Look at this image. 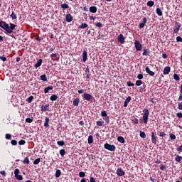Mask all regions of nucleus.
<instances>
[{
    "mask_svg": "<svg viewBox=\"0 0 182 182\" xmlns=\"http://www.w3.org/2000/svg\"><path fill=\"white\" fill-rule=\"evenodd\" d=\"M16 27V25L14 23H10L8 24L4 21H0V28L5 31L6 35H11V33H14V31H15Z\"/></svg>",
    "mask_w": 182,
    "mask_h": 182,
    "instance_id": "f257e3e1",
    "label": "nucleus"
},
{
    "mask_svg": "<svg viewBox=\"0 0 182 182\" xmlns=\"http://www.w3.org/2000/svg\"><path fill=\"white\" fill-rule=\"evenodd\" d=\"M143 112H144V114L142 117V120L144 124H147V122H149V115L150 114V112H149V109H144Z\"/></svg>",
    "mask_w": 182,
    "mask_h": 182,
    "instance_id": "f03ea898",
    "label": "nucleus"
},
{
    "mask_svg": "<svg viewBox=\"0 0 182 182\" xmlns=\"http://www.w3.org/2000/svg\"><path fill=\"white\" fill-rule=\"evenodd\" d=\"M82 96L84 100H87V102H93V100H95L93 96H92L89 93H84Z\"/></svg>",
    "mask_w": 182,
    "mask_h": 182,
    "instance_id": "7ed1b4c3",
    "label": "nucleus"
},
{
    "mask_svg": "<svg viewBox=\"0 0 182 182\" xmlns=\"http://www.w3.org/2000/svg\"><path fill=\"white\" fill-rule=\"evenodd\" d=\"M14 177L16 180H23V176H22V175H19V170L18 168L14 170Z\"/></svg>",
    "mask_w": 182,
    "mask_h": 182,
    "instance_id": "20e7f679",
    "label": "nucleus"
},
{
    "mask_svg": "<svg viewBox=\"0 0 182 182\" xmlns=\"http://www.w3.org/2000/svg\"><path fill=\"white\" fill-rule=\"evenodd\" d=\"M104 146L105 149L109 150V151H114V150H116V146L114 145H110L108 143L105 144Z\"/></svg>",
    "mask_w": 182,
    "mask_h": 182,
    "instance_id": "39448f33",
    "label": "nucleus"
},
{
    "mask_svg": "<svg viewBox=\"0 0 182 182\" xmlns=\"http://www.w3.org/2000/svg\"><path fill=\"white\" fill-rule=\"evenodd\" d=\"M176 28L173 29V33H178L180 31V28H181V24L178 22L175 23Z\"/></svg>",
    "mask_w": 182,
    "mask_h": 182,
    "instance_id": "423d86ee",
    "label": "nucleus"
},
{
    "mask_svg": "<svg viewBox=\"0 0 182 182\" xmlns=\"http://www.w3.org/2000/svg\"><path fill=\"white\" fill-rule=\"evenodd\" d=\"M146 23H147V18L146 17H144L142 19V22L139 23V29H142V28H144Z\"/></svg>",
    "mask_w": 182,
    "mask_h": 182,
    "instance_id": "0eeeda50",
    "label": "nucleus"
},
{
    "mask_svg": "<svg viewBox=\"0 0 182 182\" xmlns=\"http://www.w3.org/2000/svg\"><path fill=\"white\" fill-rule=\"evenodd\" d=\"M151 142L153 143V144H157V136H156L154 132H151Z\"/></svg>",
    "mask_w": 182,
    "mask_h": 182,
    "instance_id": "6e6552de",
    "label": "nucleus"
},
{
    "mask_svg": "<svg viewBox=\"0 0 182 182\" xmlns=\"http://www.w3.org/2000/svg\"><path fill=\"white\" fill-rule=\"evenodd\" d=\"M134 45L136 50H141L142 46L141 43H140V41H136Z\"/></svg>",
    "mask_w": 182,
    "mask_h": 182,
    "instance_id": "1a4fd4ad",
    "label": "nucleus"
},
{
    "mask_svg": "<svg viewBox=\"0 0 182 182\" xmlns=\"http://www.w3.org/2000/svg\"><path fill=\"white\" fill-rule=\"evenodd\" d=\"M117 174L119 177H123V176H124V174H126V173L124 172V171H123V169H122V168H119L117 170Z\"/></svg>",
    "mask_w": 182,
    "mask_h": 182,
    "instance_id": "9d476101",
    "label": "nucleus"
},
{
    "mask_svg": "<svg viewBox=\"0 0 182 182\" xmlns=\"http://www.w3.org/2000/svg\"><path fill=\"white\" fill-rule=\"evenodd\" d=\"M117 41L118 42H119V43H121L122 45H123V43H124V36H123V34H119L117 37Z\"/></svg>",
    "mask_w": 182,
    "mask_h": 182,
    "instance_id": "9b49d317",
    "label": "nucleus"
},
{
    "mask_svg": "<svg viewBox=\"0 0 182 182\" xmlns=\"http://www.w3.org/2000/svg\"><path fill=\"white\" fill-rule=\"evenodd\" d=\"M130 102H132V97L129 96L127 97V99L124 101V107H127L129 103H130Z\"/></svg>",
    "mask_w": 182,
    "mask_h": 182,
    "instance_id": "f8f14e48",
    "label": "nucleus"
},
{
    "mask_svg": "<svg viewBox=\"0 0 182 182\" xmlns=\"http://www.w3.org/2000/svg\"><path fill=\"white\" fill-rule=\"evenodd\" d=\"M65 21L66 22H72V21H73V17L72 16V14H68L65 16Z\"/></svg>",
    "mask_w": 182,
    "mask_h": 182,
    "instance_id": "ddd939ff",
    "label": "nucleus"
},
{
    "mask_svg": "<svg viewBox=\"0 0 182 182\" xmlns=\"http://www.w3.org/2000/svg\"><path fill=\"white\" fill-rule=\"evenodd\" d=\"M41 112H46L47 110H49V104L42 105L41 107Z\"/></svg>",
    "mask_w": 182,
    "mask_h": 182,
    "instance_id": "4468645a",
    "label": "nucleus"
},
{
    "mask_svg": "<svg viewBox=\"0 0 182 182\" xmlns=\"http://www.w3.org/2000/svg\"><path fill=\"white\" fill-rule=\"evenodd\" d=\"M42 62H43V60L42 59H39L37 63L35 64L34 68H36V69H38V68H40V66L42 65Z\"/></svg>",
    "mask_w": 182,
    "mask_h": 182,
    "instance_id": "2eb2a0df",
    "label": "nucleus"
},
{
    "mask_svg": "<svg viewBox=\"0 0 182 182\" xmlns=\"http://www.w3.org/2000/svg\"><path fill=\"white\" fill-rule=\"evenodd\" d=\"M87 60V52L84 50L82 52V62H86Z\"/></svg>",
    "mask_w": 182,
    "mask_h": 182,
    "instance_id": "dca6fc26",
    "label": "nucleus"
},
{
    "mask_svg": "<svg viewBox=\"0 0 182 182\" xmlns=\"http://www.w3.org/2000/svg\"><path fill=\"white\" fill-rule=\"evenodd\" d=\"M170 70H171L170 67H165L164 69V75H168V73H170Z\"/></svg>",
    "mask_w": 182,
    "mask_h": 182,
    "instance_id": "f3484780",
    "label": "nucleus"
},
{
    "mask_svg": "<svg viewBox=\"0 0 182 182\" xmlns=\"http://www.w3.org/2000/svg\"><path fill=\"white\" fill-rule=\"evenodd\" d=\"M90 12L92 14H96V12H97V7L95 6L90 7Z\"/></svg>",
    "mask_w": 182,
    "mask_h": 182,
    "instance_id": "a211bd4d",
    "label": "nucleus"
},
{
    "mask_svg": "<svg viewBox=\"0 0 182 182\" xmlns=\"http://www.w3.org/2000/svg\"><path fill=\"white\" fill-rule=\"evenodd\" d=\"M145 70L146 73H149L150 76H154L155 73L154 72L150 70V68L149 67H146Z\"/></svg>",
    "mask_w": 182,
    "mask_h": 182,
    "instance_id": "6ab92c4d",
    "label": "nucleus"
},
{
    "mask_svg": "<svg viewBox=\"0 0 182 182\" xmlns=\"http://www.w3.org/2000/svg\"><path fill=\"white\" fill-rule=\"evenodd\" d=\"M49 90H53V87L52 86H48L47 87L44 88V93H49Z\"/></svg>",
    "mask_w": 182,
    "mask_h": 182,
    "instance_id": "aec40b11",
    "label": "nucleus"
},
{
    "mask_svg": "<svg viewBox=\"0 0 182 182\" xmlns=\"http://www.w3.org/2000/svg\"><path fill=\"white\" fill-rule=\"evenodd\" d=\"M142 55L143 56H149V55H150V50L147 49H144Z\"/></svg>",
    "mask_w": 182,
    "mask_h": 182,
    "instance_id": "412c9836",
    "label": "nucleus"
},
{
    "mask_svg": "<svg viewBox=\"0 0 182 182\" xmlns=\"http://www.w3.org/2000/svg\"><path fill=\"white\" fill-rule=\"evenodd\" d=\"M156 12L158 16H163V11H161V9H160V8H157Z\"/></svg>",
    "mask_w": 182,
    "mask_h": 182,
    "instance_id": "4be33fe9",
    "label": "nucleus"
},
{
    "mask_svg": "<svg viewBox=\"0 0 182 182\" xmlns=\"http://www.w3.org/2000/svg\"><path fill=\"white\" fill-rule=\"evenodd\" d=\"M50 100H51V102H55V100H58V95H51L50 97Z\"/></svg>",
    "mask_w": 182,
    "mask_h": 182,
    "instance_id": "5701e85b",
    "label": "nucleus"
},
{
    "mask_svg": "<svg viewBox=\"0 0 182 182\" xmlns=\"http://www.w3.org/2000/svg\"><path fill=\"white\" fill-rule=\"evenodd\" d=\"M10 16H11V19H13V21H15V20L18 19V17L16 16V14L14 11H12Z\"/></svg>",
    "mask_w": 182,
    "mask_h": 182,
    "instance_id": "b1692460",
    "label": "nucleus"
},
{
    "mask_svg": "<svg viewBox=\"0 0 182 182\" xmlns=\"http://www.w3.org/2000/svg\"><path fill=\"white\" fill-rule=\"evenodd\" d=\"M80 100L79 98H75L73 100V105L74 106H79Z\"/></svg>",
    "mask_w": 182,
    "mask_h": 182,
    "instance_id": "393cba45",
    "label": "nucleus"
},
{
    "mask_svg": "<svg viewBox=\"0 0 182 182\" xmlns=\"http://www.w3.org/2000/svg\"><path fill=\"white\" fill-rule=\"evenodd\" d=\"M175 161L177 163H180L182 161V156L180 155H177L176 157L175 158Z\"/></svg>",
    "mask_w": 182,
    "mask_h": 182,
    "instance_id": "a878e982",
    "label": "nucleus"
},
{
    "mask_svg": "<svg viewBox=\"0 0 182 182\" xmlns=\"http://www.w3.org/2000/svg\"><path fill=\"white\" fill-rule=\"evenodd\" d=\"M60 174H62V172L60 171V170L58 169L55 171V177L56 178H59V177H60Z\"/></svg>",
    "mask_w": 182,
    "mask_h": 182,
    "instance_id": "bb28decb",
    "label": "nucleus"
},
{
    "mask_svg": "<svg viewBox=\"0 0 182 182\" xmlns=\"http://www.w3.org/2000/svg\"><path fill=\"white\" fill-rule=\"evenodd\" d=\"M87 141H88V144H92V143H93V136L90 135L88 136Z\"/></svg>",
    "mask_w": 182,
    "mask_h": 182,
    "instance_id": "cd10ccee",
    "label": "nucleus"
},
{
    "mask_svg": "<svg viewBox=\"0 0 182 182\" xmlns=\"http://www.w3.org/2000/svg\"><path fill=\"white\" fill-rule=\"evenodd\" d=\"M80 29H86L87 28V24L86 23H83L79 26Z\"/></svg>",
    "mask_w": 182,
    "mask_h": 182,
    "instance_id": "c85d7f7f",
    "label": "nucleus"
},
{
    "mask_svg": "<svg viewBox=\"0 0 182 182\" xmlns=\"http://www.w3.org/2000/svg\"><path fill=\"white\" fill-rule=\"evenodd\" d=\"M44 127H49V118H48V117H46V119H45Z\"/></svg>",
    "mask_w": 182,
    "mask_h": 182,
    "instance_id": "c756f323",
    "label": "nucleus"
},
{
    "mask_svg": "<svg viewBox=\"0 0 182 182\" xmlns=\"http://www.w3.org/2000/svg\"><path fill=\"white\" fill-rule=\"evenodd\" d=\"M41 80H43V82H46L48 80V78L46 77V75H41L40 77Z\"/></svg>",
    "mask_w": 182,
    "mask_h": 182,
    "instance_id": "7c9ffc66",
    "label": "nucleus"
},
{
    "mask_svg": "<svg viewBox=\"0 0 182 182\" xmlns=\"http://www.w3.org/2000/svg\"><path fill=\"white\" fill-rule=\"evenodd\" d=\"M103 117V120H105L106 122V123H107V124H109V123H110V119L109 118V116H106V117Z\"/></svg>",
    "mask_w": 182,
    "mask_h": 182,
    "instance_id": "2f4dec72",
    "label": "nucleus"
},
{
    "mask_svg": "<svg viewBox=\"0 0 182 182\" xmlns=\"http://www.w3.org/2000/svg\"><path fill=\"white\" fill-rule=\"evenodd\" d=\"M117 140L119 143H124V138H123V136H118L117 137Z\"/></svg>",
    "mask_w": 182,
    "mask_h": 182,
    "instance_id": "473e14b6",
    "label": "nucleus"
},
{
    "mask_svg": "<svg viewBox=\"0 0 182 182\" xmlns=\"http://www.w3.org/2000/svg\"><path fill=\"white\" fill-rule=\"evenodd\" d=\"M60 7L63 9H68L69 8V5L68 4H63L60 5Z\"/></svg>",
    "mask_w": 182,
    "mask_h": 182,
    "instance_id": "72a5a7b5",
    "label": "nucleus"
},
{
    "mask_svg": "<svg viewBox=\"0 0 182 182\" xmlns=\"http://www.w3.org/2000/svg\"><path fill=\"white\" fill-rule=\"evenodd\" d=\"M146 5H147L148 6H150V7L154 6V1H149L146 3Z\"/></svg>",
    "mask_w": 182,
    "mask_h": 182,
    "instance_id": "f704fd0d",
    "label": "nucleus"
},
{
    "mask_svg": "<svg viewBox=\"0 0 182 182\" xmlns=\"http://www.w3.org/2000/svg\"><path fill=\"white\" fill-rule=\"evenodd\" d=\"M23 164H29V159L28 157H26L23 161Z\"/></svg>",
    "mask_w": 182,
    "mask_h": 182,
    "instance_id": "c9c22d12",
    "label": "nucleus"
},
{
    "mask_svg": "<svg viewBox=\"0 0 182 182\" xmlns=\"http://www.w3.org/2000/svg\"><path fill=\"white\" fill-rule=\"evenodd\" d=\"M33 100V96H30L27 100L26 102H28V103H32V101Z\"/></svg>",
    "mask_w": 182,
    "mask_h": 182,
    "instance_id": "e433bc0d",
    "label": "nucleus"
},
{
    "mask_svg": "<svg viewBox=\"0 0 182 182\" xmlns=\"http://www.w3.org/2000/svg\"><path fill=\"white\" fill-rule=\"evenodd\" d=\"M97 126H99V127H102V126H103V123H105L104 122H103V120H101V121H97Z\"/></svg>",
    "mask_w": 182,
    "mask_h": 182,
    "instance_id": "4c0bfd02",
    "label": "nucleus"
},
{
    "mask_svg": "<svg viewBox=\"0 0 182 182\" xmlns=\"http://www.w3.org/2000/svg\"><path fill=\"white\" fill-rule=\"evenodd\" d=\"M139 136H140V137H141V139H146V133L145 132H140Z\"/></svg>",
    "mask_w": 182,
    "mask_h": 182,
    "instance_id": "58836bf2",
    "label": "nucleus"
},
{
    "mask_svg": "<svg viewBox=\"0 0 182 182\" xmlns=\"http://www.w3.org/2000/svg\"><path fill=\"white\" fill-rule=\"evenodd\" d=\"M60 156H62V157H63V156H65V154H66V151H65V149L60 150Z\"/></svg>",
    "mask_w": 182,
    "mask_h": 182,
    "instance_id": "ea45409f",
    "label": "nucleus"
},
{
    "mask_svg": "<svg viewBox=\"0 0 182 182\" xmlns=\"http://www.w3.org/2000/svg\"><path fill=\"white\" fill-rule=\"evenodd\" d=\"M41 163V158H38L36 159L34 161H33V164L36 165Z\"/></svg>",
    "mask_w": 182,
    "mask_h": 182,
    "instance_id": "a19ab883",
    "label": "nucleus"
},
{
    "mask_svg": "<svg viewBox=\"0 0 182 182\" xmlns=\"http://www.w3.org/2000/svg\"><path fill=\"white\" fill-rule=\"evenodd\" d=\"M142 83L143 82L141 80H136L135 85L136 86H141Z\"/></svg>",
    "mask_w": 182,
    "mask_h": 182,
    "instance_id": "79ce46f5",
    "label": "nucleus"
},
{
    "mask_svg": "<svg viewBox=\"0 0 182 182\" xmlns=\"http://www.w3.org/2000/svg\"><path fill=\"white\" fill-rule=\"evenodd\" d=\"M169 139L171 140H176V136L173 134H169Z\"/></svg>",
    "mask_w": 182,
    "mask_h": 182,
    "instance_id": "37998d69",
    "label": "nucleus"
},
{
    "mask_svg": "<svg viewBox=\"0 0 182 182\" xmlns=\"http://www.w3.org/2000/svg\"><path fill=\"white\" fill-rule=\"evenodd\" d=\"M57 144L58 146H65V141H57Z\"/></svg>",
    "mask_w": 182,
    "mask_h": 182,
    "instance_id": "c03bdc74",
    "label": "nucleus"
},
{
    "mask_svg": "<svg viewBox=\"0 0 182 182\" xmlns=\"http://www.w3.org/2000/svg\"><path fill=\"white\" fill-rule=\"evenodd\" d=\"M173 79H174L175 80L178 81V80H180V76H178L177 74H174V75H173Z\"/></svg>",
    "mask_w": 182,
    "mask_h": 182,
    "instance_id": "a18cd8bd",
    "label": "nucleus"
},
{
    "mask_svg": "<svg viewBox=\"0 0 182 182\" xmlns=\"http://www.w3.org/2000/svg\"><path fill=\"white\" fill-rule=\"evenodd\" d=\"M56 56H58V53H52L50 55L51 60H55V58H56Z\"/></svg>",
    "mask_w": 182,
    "mask_h": 182,
    "instance_id": "49530a36",
    "label": "nucleus"
},
{
    "mask_svg": "<svg viewBox=\"0 0 182 182\" xmlns=\"http://www.w3.org/2000/svg\"><path fill=\"white\" fill-rule=\"evenodd\" d=\"M32 122H33V119H32V118H26V123H32Z\"/></svg>",
    "mask_w": 182,
    "mask_h": 182,
    "instance_id": "de8ad7c7",
    "label": "nucleus"
},
{
    "mask_svg": "<svg viewBox=\"0 0 182 182\" xmlns=\"http://www.w3.org/2000/svg\"><path fill=\"white\" fill-rule=\"evenodd\" d=\"M11 138H12V135H11V134H6V140H11Z\"/></svg>",
    "mask_w": 182,
    "mask_h": 182,
    "instance_id": "09e8293b",
    "label": "nucleus"
},
{
    "mask_svg": "<svg viewBox=\"0 0 182 182\" xmlns=\"http://www.w3.org/2000/svg\"><path fill=\"white\" fill-rule=\"evenodd\" d=\"M166 136H167V134H166L164 132H161L159 133V137H166Z\"/></svg>",
    "mask_w": 182,
    "mask_h": 182,
    "instance_id": "8fccbe9b",
    "label": "nucleus"
},
{
    "mask_svg": "<svg viewBox=\"0 0 182 182\" xmlns=\"http://www.w3.org/2000/svg\"><path fill=\"white\" fill-rule=\"evenodd\" d=\"M101 116H102V117H105L107 116V112L106 111L101 112Z\"/></svg>",
    "mask_w": 182,
    "mask_h": 182,
    "instance_id": "3c124183",
    "label": "nucleus"
},
{
    "mask_svg": "<svg viewBox=\"0 0 182 182\" xmlns=\"http://www.w3.org/2000/svg\"><path fill=\"white\" fill-rule=\"evenodd\" d=\"M25 143H26V141H25V140H23V139H21V140H20V141H18V144H19L20 146H23V144H25Z\"/></svg>",
    "mask_w": 182,
    "mask_h": 182,
    "instance_id": "603ef678",
    "label": "nucleus"
},
{
    "mask_svg": "<svg viewBox=\"0 0 182 182\" xmlns=\"http://www.w3.org/2000/svg\"><path fill=\"white\" fill-rule=\"evenodd\" d=\"M95 26H97V28H102V26H103V24H102V23L98 22L95 23Z\"/></svg>",
    "mask_w": 182,
    "mask_h": 182,
    "instance_id": "864d4df0",
    "label": "nucleus"
},
{
    "mask_svg": "<svg viewBox=\"0 0 182 182\" xmlns=\"http://www.w3.org/2000/svg\"><path fill=\"white\" fill-rule=\"evenodd\" d=\"M132 122L134 124H139V119L137 118L132 119Z\"/></svg>",
    "mask_w": 182,
    "mask_h": 182,
    "instance_id": "5fc2aeb1",
    "label": "nucleus"
},
{
    "mask_svg": "<svg viewBox=\"0 0 182 182\" xmlns=\"http://www.w3.org/2000/svg\"><path fill=\"white\" fill-rule=\"evenodd\" d=\"M177 151H178V153H182V145L179 146L177 149H176Z\"/></svg>",
    "mask_w": 182,
    "mask_h": 182,
    "instance_id": "6e6d98bb",
    "label": "nucleus"
},
{
    "mask_svg": "<svg viewBox=\"0 0 182 182\" xmlns=\"http://www.w3.org/2000/svg\"><path fill=\"white\" fill-rule=\"evenodd\" d=\"M86 176V174L85 173V172H83V171H80V173H79V176L80 177H85Z\"/></svg>",
    "mask_w": 182,
    "mask_h": 182,
    "instance_id": "4d7b16f0",
    "label": "nucleus"
},
{
    "mask_svg": "<svg viewBox=\"0 0 182 182\" xmlns=\"http://www.w3.org/2000/svg\"><path fill=\"white\" fill-rule=\"evenodd\" d=\"M11 144H12V146H16V144H18V141H16V140H12L11 141Z\"/></svg>",
    "mask_w": 182,
    "mask_h": 182,
    "instance_id": "13d9d810",
    "label": "nucleus"
},
{
    "mask_svg": "<svg viewBox=\"0 0 182 182\" xmlns=\"http://www.w3.org/2000/svg\"><path fill=\"white\" fill-rule=\"evenodd\" d=\"M176 42H181L182 43V38L181 36L176 37Z\"/></svg>",
    "mask_w": 182,
    "mask_h": 182,
    "instance_id": "bf43d9fd",
    "label": "nucleus"
},
{
    "mask_svg": "<svg viewBox=\"0 0 182 182\" xmlns=\"http://www.w3.org/2000/svg\"><path fill=\"white\" fill-rule=\"evenodd\" d=\"M176 116H177V117H178V119H182V113L181 112L176 113Z\"/></svg>",
    "mask_w": 182,
    "mask_h": 182,
    "instance_id": "052dcab7",
    "label": "nucleus"
},
{
    "mask_svg": "<svg viewBox=\"0 0 182 182\" xmlns=\"http://www.w3.org/2000/svg\"><path fill=\"white\" fill-rule=\"evenodd\" d=\"M127 86H129V87H130V86H134V83H132V82H130V81H128V82H127Z\"/></svg>",
    "mask_w": 182,
    "mask_h": 182,
    "instance_id": "680f3d73",
    "label": "nucleus"
},
{
    "mask_svg": "<svg viewBox=\"0 0 182 182\" xmlns=\"http://www.w3.org/2000/svg\"><path fill=\"white\" fill-rule=\"evenodd\" d=\"M178 109L179 110H182V102H180V103H178Z\"/></svg>",
    "mask_w": 182,
    "mask_h": 182,
    "instance_id": "e2e57ef3",
    "label": "nucleus"
},
{
    "mask_svg": "<svg viewBox=\"0 0 182 182\" xmlns=\"http://www.w3.org/2000/svg\"><path fill=\"white\" fill-rule=\"evenodd\" d=\"M138 79H139V80H141V79H143V74H139L137 75Z\"/></svg>",
    "mask_w": 182,
    "mask_h": 182,
    "instance_id": "0e129e2a",
    "label": "nucleus"
},
{
    "mask_svg": "<svg viewBox=\"0 0 182 182\" xmlns=\"http://www.w3.org/2000/svg\"><path fill=\"white\" fill-rule=\"evenodd\" d=\"M104 37H105V35L99 34L97 38V39H102V38H104Z\"/></svg>",
    "mask_w": 182,
    "mask_h": 182,
    "instance_id": "69168bd1",
    "label": "nucleus"
},
{
    "mask_svg": "<svg viewBox=\"0 0 182 182\" xmlns=\"http://www.w3.org/2000/svg\"><path fill=\"white\" fill-rule=\"evenodd\" d=\"M0 59H1V60H2L3 62H6V57H2V56H1V57H0Z\"/></svg>",
    "mask_w": 182,
    "mask_h": 182,
    "instance_id": "338daca9",
    "label": "nucleus"
},
{
    "mask_svg": "<svg viewBox=\"0 0 182 182\" xmlns=\"http://www.w3.org/2000/svg\"><path fill=\"white\" fill-rule=\"evenodd\" d=\"M90 182H96V180H95V178L91 177L90 179Z\"/></svg>",
    "mask_w": 182,
    "mask_h": 182,
    "instance_id": "774afa93",
    "label": "nucleus"
}]
</instances>
